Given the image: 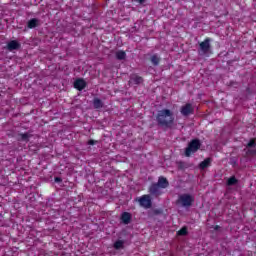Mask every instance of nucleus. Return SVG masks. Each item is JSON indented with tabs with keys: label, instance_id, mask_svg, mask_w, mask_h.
<instances>
[{
	"label": "nucleus",
	"instance_id": "obj_1",
	"mask_svg": "<svg viewBox=\"0 0 256 256\" xmlns=\"http://www.w3.org/2000/svg\"><path fill=\"white\" fill-rule=\"evenodd\" d=\"M156 123L162 129H173L175 127V115L170 109L164 108L157 111Z\"/></svg>",
	"mask_w": 256,
	"mask_h": 256
},
{
	"label": "nucleus",
	"instance_id": "obj_2",
	"mask_svg": "<svg viewBox=\"0 0 256 256\" xmlns=\"http://www.w3.org/2000/svg\"><path fill=\"white\" fill-rule=\"evenodd\" d=\"M201 149V140L193 139L185 149V156L191 157V153H197Z\"/></svg>",
	"mask_w": 256,
	"mask_h": 256
},
{
	"label": "nucleus",
	"instance_id": "obj_3",
	"mask_svg": "<svg viewBox=\"0 0 256 256\" xmlns=\"http://www.w3.org/2000/svg\"><path fill=\"white\" fill-rule=\"evenodd\" d=\"M177 205H182L183 207H191L195 203V197L191 194H182L178 197L176 201Z\"/></svg>",
	"mask_w": 256,
	"mask_h": 256
},
{
	"label": "nucleus",
	"instance_id": "obj_4",
	"mask_svg": "<svg viewBox=\"0 0 256 256\" xmlns=\"http://www.w3.org/2000/svg\"><path fill=\"white\" fill-rule=\"evenodd\" d=\"M136 201L139 203L140 207H143V209H151V207H153V200L149 194H144L141 197L136 198Z\"/></svg>",
	"mask_w": 256,
	"mask_h": 256
},
{
	"label": "nucleus",
	"instance_id": "obj_5",
	"mask_svg": "<svg viewBox=\"0 0 256 256\" xmlns=\"http://www.w3.org/2000/svg\"><path fill=\"white\" fill-rule=\"evenodd\" d=\"M199 47V55H207L208 53H211V38H205V40L199 44Z\"/></svg>",
	"mask_w": 256,
	"mask_h": 256
},
{
	"label": "nucleus",
	"instance_id": "obj_6",
	"mask_svg": "<svg viewBox=\"0 0 256 256\" xmlns=\"http://www.w3.org/2000/svg\"><path fill=\"white\" fill-rule=\"evenodd\" d=\"M180 113L183 117H189V115H193V113H195V108H193V104L187 103L181 107Z\"/></svg>",
	"mask_w": 256,
	"mask_h": 256
},
{
	"label": "nucleus",
	"instance_id": "obj_7",
	"mask_svg": "<svg viewBox=\"0 0 256 256\" xmlns=\"http://www.w3.org/2000/svg\"><path fill=\"white\" fill-rule=\"evenodd\" d=\"M148 191L152 197H160V195H163L161 188L156 183L151 184Z\"/></svg>",
	"mask_w": 256,
	"mask_h": 256
},
{
	"label": "nucleus",
	"instance_id": "obj_8",
	"mask_svg": "<svg viewBox=\"0 0 256 256\" xmlns=\"http://www.w3.org/2000/svg\"><path fill=\"white\" fill-rule=\"evenodd\" d=\"M87 87V82L83 78H78L74 81V89L77 91H83Z\"/></svg>",
	"mask_w": 256,
	"mask_h": 256
},
{
	"label": "nucleus",
	"instance_id": "obj_9",
	"mask_svg": "<svg viewBox=\"0 0 256 256\" xmlns=\"http://www.w3.org/2000/svg\"><path fill=\"white\" fill-rule=\"evenodd\" d=\"M131 219H133V216L129 212H123L120 216V221L124 225H129V223H131Z\"/></svg>",
	"mask_w": 256,
	"mask_h": 256
},
{
	"label": "nucleus",
	"instance_id": "obj_10",
	"mask_svg": "<svg viewBox=\"0 0 256 256\" xmlns=\"http://www.w3.org/2000/svg\"><path fill=\"white\" fill-rule=\"evenodd\" d=\"M156 184L160 189H167V187H169V180L163 176H160Z\"/></svg>",
	"mask_w": 256,
	"mask_h": 256
},
{
	"label": "nucleus",
	"instance_id": "obj_11",
	"mask_svg": "<svg viewBox=\"0 0 256 256\" xmlns=\"http://www.w3.org/2000/svg\"><path fill=\"white\" fill-rule=\"evenodd\" d=\"M33 137L29 132L19 133L17 141H24V143H29V140Z\"/></svg>",
	"mask_w": 256,
	"mask_h": 256
},
{
	"label": "nucleus",
	"instance_id": "obj_12",
	"mask_svg": "<svg viewBox=\"0 0 256 256\" xmlns=\"http://www.w3.org/2000/svg\"><path fill=\"white\" fill-rule=\"evenodd\" d=\"M20 48H21V44L17 40H11L7 44L8 51H15V50L20 49Z\"/></svg>",
	"mask_w": 256,
	"mask_h": 256
},
{
	"label": "nucleus",
	"instance_id": "obj_13",
	"mask_svg": "<svg viewBox=\"0 0 256 256\" xmlns=\"http://www.w3.org/2000/svg\"><path fill=\"white\" fill-rule=\"evenodd\" d=\"M41 25V20L37 18H32L27 22L28 29H35V27H39Z\"/></svg>",
	"mask_w": 256,
	"mask_h": 256
},
{
	"label": "nucleus",
	"instance_id": "obj_14",
	"mask_svg": "<svg viewBox=\"0 0 256 256\" xmlns=\"http://www.w3.org/2000/svg\"><path fill=\"white\" fill-rule=\"evenodd\" d=\"M130 83H134V85H141V83H143V77L137 74H132L130 76Z\"/></svg>",
	"mask_w": 256,
	"mask_h": 256
},
{
	"label": "nucleus",
	"instance_id": "obj_15",
	"mask_svg": "<svg viewBox=\"0 0 256 256\" xmlns=\"http://www.w3.org/2000/svg\"><path fill=\"white\" fill-rule=\"evenodd\" d=\"M150 61H151L152 65H154V67H157V66H159V63H161V58H160L159 54H153L150 57Z\"/></svg>",
	"mask_w": 256,
	"mask_h": 256
},
{
	"label": "nucleus",
	"instance_id": "obj_16",
	"mask_svg": "<svg viewBox=\"0 0 256 256\" xmlns=\"http://www.w3.org/2000/svg\"><path fill=\"white\" fill-rule=\"evenodd\" d=\"M211 166V158H206L199 164V169L205 170Z\"/></svg>",
	"mask_w": 256,
	"mask_h": 256
},
{
	"label": "nucleus",
	"instance_id": "obj_17",
	"mask_svg": "<svg viewBox=\"0 0 256 256\" xmlns=\"http://www.w3.org/2000/svg\"><path fill=\"white\" fill-rule=\"evenodd\" d=\"M115 55L118 61H124V59H127V53L123 50L117 51Z\"/></svg>",
	"mask_w": 256,
	"mask_h": 256
},
{
	"label": "nucleus",
	"instance_id": "obj_18",
	"mask_svg": "<svg viewBox=\"0 0 256 256\" xmlns=\"http://www.w3.org/2000/svg\"><path fill=\"white\" fill-rule=\"evenodd\" d=\"M93 107L94 109H103V101L99 98H94Z\"/></svg>",
	"mask_w": 256,
	"mask_h": 256
},
{
	"label": "nucleus",
	"instance_id": "obj_19",
	"mask_svg": "<svg viewBox=\"0 0 256 256\" xmlns=\"http://www.w3.org/2000/svg\"><path fill=\"white\" fill-rule=\"evenodd\" d=\"M113 247L116 249V251H119V249H123L125 247V241L117 240L114 242Z\"/></svg>",
	"mask_w": 256,
	"mask_h": 256
},
{
	"label": "nucleus",
	"instance_id": "obj_20",
	"mask_svg": "<svg viewBox=\"0 0 256 256\" xmlns=\"http://www.w3.org/2000/svg\"><path fill=\"white\" fill-rule=\"evenodd\" d=\"M239 182V180H237V178L235 176H231L228 180H227V185L229 187H232L233 185H237V183Z\"/></svg>",
	"mask_w": 256,
	"mask_h": 256
},
{
	"label": "nucleus",
	"instance_id": "obj_21",
	"mask_svg": "<svg viewBox=\"0 0 256 256\" xmlns=\"http://www.w3.org/2000/svg\"><path fill=\"white\" fill-rule=\"evenodd\" d=\"M189 231L187 230V227H182L180 230L177 231V235L180 237H185V235H188Z\"/></svg>",
	"mask_w": 256,
	"mask_h": 256
},
{
	"label": "nucleus",
	"instance_id": "obj_22",
	"mask_svg": "<svg viewBox=\"0 0 256 256\" xmlns=\"http://www.w3.org/2000/svg\"><path fill=\"white\" fill-rule=\"evenodd\" d=\"M176 164H177L179 171H185V169H187V163H185L183 161H178V162H176Z\"/></svg>",
	"mask_w": 256,
	"mask_h": 256
},
{
	"label": "nucleus",
	"instance_id": "obj_23",
	"mask_svg": "<svg viewBox=\"0 0 256 256\" xmlns=\"http://www.w3.org/2000/svg\"><path fill=\"white\" fill-rule=\"evenodd\" d=\"M247 149H252V147H256L255 138L250 139V141L246 145Z\"/></svg>",
	"mask_w": 256,
	"mask_h": 256
},
{
	"label": "nucleus",
	"instance_id": "obj_24",
	"mask_svg": "<svg viewBox=\"0 0 256 256\" xmlns=\"http://www.w3.org/2000/svg\"><path fill=\"white\" fill-rule=\"evenodd\" d=\"M246 155H256V150L255 149H248L246 151Z\"/></svg>",
	"mask_w": 256,
	"mask_h": 256
},
{
	"label": "nucleus",
	"instance_id": "obj_25",
	"mask_svg": "<svg viewBox=\"0 0 256 256\" xmlns=\"http://www.w3.org/2000/svg\"><path fill=\"white\" fill-rule=\"evenodd\" d=\"M95 143H97V141L93 140V139H90L88 141V145H95Z\"/></svg>",
	"mask_w": 256,
	"mask_h": 256
},
{
	"label": "nucleus",
	"instance_id": "obj_26",
	"mask_svg": "<svg viewBox=\"0 0 256 256\" xmlns=\"http://www.w3.org/2000/svg\"><path fill=\"white\" fill-rule=\"evenodd\" d=\"M213 229H214V231H219V230L221 229V226L215 225V226L213 227Z\"/></svg>",
	"mask_w": 256,
	"mask_h": 256
},
{
	"label": "nucleus",
	"instance_id": "obj_27",
	"mask_svg": "<svg viewBox=\"0 0 256 256\" xmlns=\"http://www.w3.org/2000/svg\"><path fill=\"white\" fill-rule=\"evenodd\" d=\"M62 181H63V180H62L60 177H56V178H55V182H56V183H61Z\"/></svg>",
	"mask_w": 256,
	"mask_h": 256
},
{
	"label": "nucleus",
	"instance_id": "obj_28",
	"mask_svg": "<svg viewBox=\"0 0 256 256\" xmlns=\"http://www.w3.org/2000/svg\"><path fill=\"white\" fill-rule=\"evenodd\" d=\"M247 93H251V88H246Z\"/></svg>",
	"mask_w": 256,
	"mask_h": 256
},
{
	"label": "nucleus",
	"instance_id": "obj_29",
	"mask_svg": "<svg viewBox=\"0 0 256 256\" xmlns=\"http://www.w3.org/2000/svg\"><path fill=\"white\" fill-rule=\"evenodd\" d=\"M170 256H174L173 254H171Z\"/></svg>",
	"mask_w": 256,
	"mask_h": 256
}]
</instances>
